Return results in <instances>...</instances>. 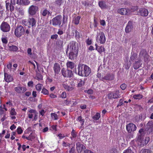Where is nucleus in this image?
Returning <instances> with one entry per match:
<instances>
[{
    "mask_svg": "<svg viewBox=\"0 0 153 153\" xmlns=\"http://www.w3.org/2000/svg\"><path fill=\"white\" fill-rule=\"evenodd\" d=\"M1 40L2 42L4 44H7V39L6 37H2Z\"/></svg>",
    "mask_w": 153,
    "mask_h": 153,
    "instance_id": "48",
    "label": "nucleus"
},
{
    "mask_svg": "<svg viewBox=\"0 0 153 153\" xmlns=\"http://www.w3.org/2000/svg\"><path fill=\"white\" fill-rule=\"evenodd\" d=\"M84 81L82 80H80L78 83L77 86L78 87H81L84 85Z\"/></svg>",
    "mask_w": 153,
    "mask_h": 153,
    "instance_id": "39",
    "label": "nucleus"
},
{
    "mask_svg": "<svg viewBox=\"0 0 153 153\" xmlns=\"http://www.w3.org/2000/svg\"><path fill=\"white\" fill-rule=\"evenodd\" d=\"M119 91H116L114 92L113 93V98L116 99L119 97L120 95L119 94Z\"/></svg>",
    "mask_w": 153,
    "mask_h": 153,
    "instance_id": "31",
    "label": "nucleus"
},
{
    "mask_svg": "<svg viewBox=\"0 0 153 153\" xmlns=\"http://www.w3.org/2000/svg\"><path fill=\"white\" fill-rule=\"evenodd\" d=\"M133 27L132 25V22L131 21H129L125 28V31L127 33L130 32Z\"/></svg>",
    "mask_w": 153,
    "mask_h": 153,
    "instance_id": "15",
    "label": "nucleus"
},
{
    "mask_svg": "<svg viewBox=\"0 0 153 153\" xmlns=\"http://www.w3.org/2000/svg\"><path fill=\"white\" fill-rule=\"evenodd\" d=\"M53 69L55 74H58L60 70L59 64L57 63H55L54 65Z\"/></svg>",
    "mask_w": 153,
    "mask_h": 153,
    "instance_id": "16",
    "label": "nucleus"
},
{
    "mask_svg": "<svg viewBox=\"0 0 153 153\" xmlns=\"http://www.w3.org/2000/svg\"><path fill=\"white\" fill-rule=\"evenodd\" d=\"M138 13L139 14L143 16H146L148 14V10L145 8H141L139 10Z\"/></svg>",
    "mask_w": 153,
    "mask_h": 153,
    "instance_id": "13",
    "label": "nucleus"
},
{
    "mask_svg": "<svg viewBox=\"0 0 153 153\" xmlns=\"http://www.w3.org/2000/svg\"><path fill=\"white\" fill-rule=\"evenodd\" d=\"M0 28L3 32H7L10 30V27L8 23L3 22L0 26Z\"/></svg>",
    "mask_w": 153,
    "mask_h": 153,
    "instance_id": "9",
    "label": "nucleus"
},
{
    "mask_svg": "<svg viewBox=\"0 0 153 153\" xmlns=\"http://www.w3.org/2000/svg\"><path fill=\"white\" fill-rule=\"evenodd\" d=\"M27 114L29 118H33V121H36L37 119L38 113L35 109L28 110Z\"/></svg>",
    "mask_w": 153,
    "mask_h": 153,
    "instance_id": "5",
    "label": "nucleus"
},
{
    "mask_svg": "<svg viewBox=\"0 0 153 153\" xmlns=\"http://www.w3.org/2000/svg\"><path fill=\"white\" fill-rule=\"evenodd\" d=\"M150 140V138L148 137H145V139L144 140H139V142H140V145L141 146H143L145 145H146L147 144Z\"/></svg>",
    "mask_w": 153,
    "mask_h": 153,
    "instance_id": "19",
    "label": "nucleus"
},
{
    "mask_svg": "<svg viewBox=\"0 0 153 153\" xmlns=\"http://www.w3.org/2000/svg\"><path fill=\"white\" fill-rule=\"evenodd\" d=\"M127 131L129 132L135 131L137 128L136 126L133 123H130L126 125V126Z\"/></svg>",
    "mask_w": 153,
    "mask_h": 153,
    "instance_id": "12",
    "label": "nucleus"
},
{
    "mask_svg": "<svg viewBox=\"0 0 153 153\" xmlns=\"http://www.w3.org/2000/svg\"><path fill=\"white\" fill-rule=\"evenodd\" d=\"M96 38L97 42L100 44H104L106 42V37L104 33L102 32H97Z\"/></svg>",
    "mask_w": 153,
    "mask_h": 153,
    "instance_id": "4",
    "label": "nucleus"
},
{
    "mask_svg": "<svg viewBox=\"0 0 153 153\" xmlns=\"http://www.w3.org/2000/svg\"><path fill=\"white\" fill-rule=\"evenodd\" d=\"M99 5L100 7L102 9H104L107 7V5L103 1H100L99 2Z\"/></svg>",
    "mask_w": 153,
    "mask_h": 153,
    "instance_id": "26",
    "label": "nucleus"
},
{
    "mask_svg": "<svg viewBox=\"0 0 153 153\" xmlns=\"http://www.w3.org/2000/svg\"><path fill=\"white\" fill-rule=\"evenodd\" d=\"M143 97V96L140 94H135L133 96L134 98L136 100H140Z\"/></svg>",
    "mask_w": 153,
    "mask_h": 153,
    "instance_id": "32",
    "label": "nucleus"
},
{
    "mask_svg": "<svg viewBox=\"0 0 153 153\" xmlns=\"http://www.w3.org/2000/svg\"><path fill=\"white\" fill-rule=\"evenodd\" d=\"M35 78L36 79L38 80H41L42 79V76L41 74H37Z\"/></svg>",
    "mask_w": 153,
    "mask_h": 153,
    "instance_id": "41",
    "label": "nucleus"
},
{
    "mask_svg": "<svg viewBox=\"0 0 153 153\" xmlns=\"http://www.w3.org/2000/svg\"><path fill=\"white\" fill-rule=\"evenodd\" d=\"M36 23V22L35 19L32 17L29 18L28 20V22L26 24L25 21H23V23H25V24L26 25L28 26L29 27L34 26L35 25Z\"/></svg>",
    "mask_w": 153,
    "mask_h": 153,
    "instance_id": "11",
    "label": "nucleus"
},
{
    "mask_svg": "<svg viewBox=\"0 0 153 153\" xmlns=\"http://www.w3.org/2000/svg\"><path fill=\"white\" fill-rule=\"evenodd\" d=\"M123 153H133V152L131 149H128L125 150Z\"/></svg>",
    "mask_w": 153,
    "mask_h": 153,
    "instance_id": "50",
    "label": "nucleus"
},
{
    "mask_svg": "<svg viewBox=\"0 0 153 153\" xmlns=\"http://www.w3.org/2000/svg\"><path fill=\"white\" fill-rule=\"evenodd\" d=\"M100 117V114L98 113H97L93 117V118L94 120H97L99 119Z\"/></svg>",
    "mask_w": 153,
    "mask_h": 153,
    "instance_id": "34",
    "label": "nucleus"
},
{
    "mask_svg": "<svg viewBox=\"0 0 153 153\" xmlns=\"http://www.w3.org/2000/svg\"><path fill=\"white\" fill-rule=\"evenodd\" d=\"M35 138V135L33 133L30 134L28 137H26V139L28 140H32Z\"/></svg>",
    "mask_w": 153,
    "mask_h": 153,
    "instance_id": "30",
    "label": "nucleus"
},
{
    "mask_svg": "<svg viewBox=\"0 0 153 153\" xmlns=\"http://www.w3.org/2000/svg\"><path fill=\"white\" fill-rule=\"evenodd\" d=\"M19 5H27L30 3L28 0H18Z\"/></svg>",
    "mask_w": 153,
    "mask_h": 153,
    "instance_id": "22",
    "label": "nucleus"
},
{
    "mask_svg": "<svg viewBox=\"0 0 153 153\" xmlns=\"http://www.w3.org/2000/svg\"><path fill=\"white\" fill-rule=\"evenodd\" d=\"M58 37V36L56 34L53 35H52L51 36V39H56Z\"/></svg>",
    "mask_w": 153,
    "mask_h": 153,
    "instance_id": "55",
    "label": "nucleus"
},
{
    "mask_svg": "<svg viewBox=\"0 0 153 153\" xmlns=\"http://www.w3.org/2000/svg\"><path fill=\"white\" fill-rule=\"evenodd\" d=\"M68 87L67 90L68 91H71L74 88V87L72 86H68Z\"/></svg>",
    "mask_w": 153,
    "mask_h": 153,
    "instance_id": "61",
    "label": "nucleus"
},
{
    "mask_svg": "<svg viewBox=\"0 0 153 153\" xmlns=\"http://www.w3.org/2000/svg\"><path fill=\"white\" fill-rule=\"evenodd\" d=\"M38 7L34 5L30 6L28 9V13L31 16L34 15L38 10Z\"/></svg>",
    "mask_w": 153,
    "mask_h": 153,
    "instance_id": "8",
    "label": "nucleus"
},
{
    "mask_svg": "<svg viewBox=\"0 0 153 153\" xmlns=\"http://www.w3.org/2000/svg\"><path fill=\"white\" fill-rule=\"evenodd\" d=\"M100 23L101 25L102 26H105V22L104 20H101L100 21Z\"/></svg>",
    "mask_w": 153,
    "mask_h": 153,
    "instance_id": "60",
    "label": "nucleus"
},
{
    "mask_svg": "<svg viewBox=\"0 0 153 153\" xmlns=\"http://www.w3.org/2000/svg\"><path fill=\"white\" fill-rule=\"evenodd\" d=\"M41 13L43 16H46L47 15L49 16L50 14V12L47 10L44 9L41 11Z\"/></svg>",
    "mask_w": 153,
    "mask_h": 153,
    "instance_id": "27",
    "label": "nucleus"
},
{
    "mask_svg": "<svg viewBox=\"0 0 153 153\" xmlns=\"http://www.w3.org/2000/svg\"><path fill=\"white\" fill-rule=\"evenodd\" d=\"M66 65L67 68L72 69L74 68L75 67L74 64L72 62L69 61L66 63Z\"/></svg>",
    "mask_w": 153,
    "mask_h": 153,
    "instance_id": "25",
    "label": "nucleus"
},
{
    "mask_svg": "<svg viewBox=\"0 0 153 153\" xmlns=\"http://www.w3.org/2000/svg\"><path fill=\"white\" fill-rule=\"evenodd\" d=\"M110 152L111 153H118L119 152L117 149L115 147L112 148Z\"/></svg>",
    "mask_w": 153,
    "mask_h": 153,
    "instance_id": "37",
    "label": "nucleus"
},
{
    "mask_svg": "<svg viewBox=\"0 0 153 153\" xmlns=\"http://www.w3.org/2000/svg\"><path fill=\"white\" fill-rule=\"evenodd\" d=\"M29 87H32L33 86V81H29L27 83Z\"/></svg>",
    "mask_w": 153,
    "mask_h": 153,
    "instance_id": "56",
    "label": "nucleus"
},
{
    "mask_svg": "<svg viewBox=\"0 0 153 153\" xmlns=\"http://www.w3.org/2000/svg\"><path fill=\"white\" fill-rule=\"evenodd\" d=\"M140 153H151V151L149 149H143L141 151Z\"/></svg>",
    "mask_w": 153,
    "mask_h": 153,
    "instance_id": "38",
    "label": "nucleus"
},
{
    "mask_svg": "<svg viewBox=\"0 0 153 153\" xmlns=\"http://www.w3.org/2000/svg\"><path fill=\"white\" fill-rule=\"evenodd\" d=\"M66 72L67 74V75H64L65 77H71L72 75V73L71 71L68 70Z\"/></svg>",
    "mask_w": 153,
    "mask_h": 153,
    "instance_id": "33",
    "label": "nucleus"
},
{
    "mask_svg": "<svg viewBox=\"0 0 153 153\" xmlns=\"http://www.w3.org/2000/svg\"><path fill=\"white\" fill-rule=\"evenodd\" d=\"M74 33H75V36L76 37L79 38L80 37L79 33L76 30H75L74 31Z\"/></svg>",
    "mask_w": 153,
    "mask_h": 153,
    "instance_id": "53",
    "label": "nucleus"
},
{
    "mask_svg": "<svg viewBox=\"0 0 153 153\" xmlns=\"http://www.w3.org/2000/svg\"><path fill=\"white\" fill-rule=\"evenodd\" d=\"M62 145L63 146L66 147L67 146H69L70 144L67 142H66L64 141L62 142Z\"/></svg>",
    "mask_w": 153,
    "mask_h": 153,
    "instance_id": "52",
    "label": "nucleus"
},
{
    "mask_svg": "<svg viewBox=\"0 0 153 153\" xmlns=\"http://www.w3.org/2000/svg\"><path fill=\"white\" fill-rule=\"evenodd\" d=\"M71 135L73 137H75L76 136V134L74 132V130H72V131L71 132Z\"/></svg>",
    "mask_w": 153,
    "mask_h": 153,
    "instance_id": "57",
    "label": "nucleus"
},
{
    "mask_svg": "<svg viewBox=\"0 0 153 153\" xmlns=\"http://www.w3.org/2000/svg\"><path fill=\"white\" fill-rule=\"evenodd\" d=\"M42 93L45 95H47L48 94V91L45 88H43L42 89Z\"/></svg>",
    "mask_w": 153,
    "mask_h": 153,
    "instance_id": "42",
    "label": "nucleus"
},
{
    "mask_svg": "<svg viewBox=\"0 0 153 153\" xmlns=\"http://www.w3.org/2000/svg\"><path fill=\"white\" fill-rule=\"evenodd\" d=\"M17 131L18 134H21L23 132L22 130V129L21 127L20 126L18 127V128H17Z\"/></svg>",
    "mask_w": 153,
    "mask_h": 153,
    "instance_id": "44",
    "label": "nucleus"
},
{
    "mask_svg": "<svg viewBox=\"0 0 153 153\" xmlns=\"http://www.w3.org/2000/svg\"><path fill=\"white\" fill-rule=\"evenodd\" d=\"M12 4H11L10 5L9 10H10L11 11H12L14 10V6L12 5Z\"/></svg>",
    "mask_w": 153,
    "mask_h": 153,
    "instance_id": "63",
    "label": "nucleus"
},
{
    "mask_svg": "<svg viewBox=\"0 0 153 153\" xmlns=\"http://www.w3.org/2000/svg\"><path fill=\"white\" fill-rule=\"evenodd\" d=\"M113 93H110L108 95V97L109 99L113 98Z\"/></svg>",
    "mask_w": 153,
    "mask_h": 153,
    "instance_id": "64",
    "label": "nucleus"
},
{
    "mask_svg": "<svg viewBox=\"0 0 153 153\" xmlns=\"http://www.w3.org/2000/svg\"><path fill=\"white\" fill-rule=\"evenodd\" d=\"M5 105H3V107L1 106H0V114H1L3 113L4 111H7V109L5 108Z\"/></svg>",
    "mask_w": 153,
    "mask_h": 153,
    "instance_id": "35",
    "label": "nucleus"
},
{
    "mask_svg": "<svg viewBox=\"0 0 153 153\" xmlns=\"http://www.w3.org/2000/svg\"><path fill=\"white\" fill-rule=\"evenodd\" d=\"M10 114L12 115H15L16 114V113L14 108H12L11 109Z\"/></svg>",
    "mask_w": 153,
    "mask_h": 153,
    "instance_id": "43",
    "label": "nucleus"
},
{
    "mask_svg": "<svg viewBox=\"0 0 153 153\" xmlns=\"http://www.w3.org/2000/svg\"><path fill=\"white\" fill-rule=\"evenodd\" d=\"M15 90L17 92L20 93L25 92L26 90V89L24 87L19 86L15 88Z\"/></svg>",
    "mask_w": 153,
    "mask_h": 153,
    "instance_id": "17",
    "label": "nucleus"
},
{
    "mask_svg": "<svg viewBox=\"0 0 153 153\" xmlns=\"http://www.w3.org/2000/svg\"><path fill=\"white\" fill-rule=\"evenodd\" d=\"M62 20V16H57L52 19L51 23L53 26L60 25Z\"/></svg>",
    "mask_w": 153,
    "mask_h": 153,
    "instance_id": "6",
    "label": "nucleus"
},
{
    "mask_svg": "<svg viewBox=\"0 0 153 153\" xmlns=\"http://www.w3.org/2000/svg\"><path fill=\"white\" fill-rule=\"evenodd\" d=\"M67 19L68 18L64 16L63 18V21H62V24H65L67 23Z\"/></svg>",
    "mask_w": 153,
    "mask_h": 153,
    "instance_id": "47",
    "label": "nucleus"
},
{
    "mask_svg": "<svg viewBox=\"0 0 153 153\" xmlns=\"http://www.w3.org/2000/svg\"><path fill=\"white\" fill-rule=\"evenodd\" d=\"M95 45L96 46V50L100 54L105 51V49L103 47L98 46L97 44H95Z\"/></svg>",
    "mask_w": 153,
    "mask_h": 153,
    "instance_id": "20",
    "label": "nucleus"
},
{
    "mask_svg": "<svg viewBox=\"0 0 153 153\" xmlns=\"http://www.w3.org/2000/svg\"><path fill=\"white\" fill-rule=\"evenodd\" d=\"M92 43V41L91 39H88L86 40V43L88 45H90Z\"/></svg>",
    "mask_w": 153,
    "mask_h": 153,
    "instance_id": "58",
    "label": "nucleus"
},
{
    "mask_svg": "<svg viewBox=\"0 0 153 153\" xmlns=\"http://www.w3.org/2000/svg\"><path fill=\"white\" fill-rule=\"evenodd\" d=\"M4 79L7 82H10L12 81L13 80V78L10 75L8 74L7 73H4Z\"/></svg>",
    "mask_w": 153,
    "mask_h": 153,
    "instance_id": "18",
    "label": "nucleus"
},
{
    "mask_svg": "<svg viewBox=\"0 0 153 153\" xmlns=\"http://www.w3.org/2000/svg\"><path fill=\"white\" fill-rule=\"evenodd\" d=\"M78 75L87 76L91 73V68L87 65L84 64H79L78 66Z\"/></svg>",
    "mask_w": 153,
    "mask_h": 153,
    "instance_id": "2",
    "label": "nucleus"
},
{
    "mask_svg": "<svg viewBox=\"0 0 153 153\" xmlns=\"http://www.w3.org/2000/svg\"><path fill=\"white\" fill-rule=\"evenodd\" d=\"M58 136L59 137L60 139H62L65 137V136L63 134H58Z\"/></svg>",
    "mask_w": 153,
    "mask_h": 153,
    "instance_id": "59",
    "label": "nucleus"
},
{
    "mask_svg": "<svg viewBox=\"0 0 153 153\" xmlns=\"http://www.w3.org/2000/svg\"><path fill=\"white\" fill-rule=\"evenodd\" d=\"M79 48L78 43L75 41L71 42L68 46L67 53H69V58L74 59L77 56Z\"/></svg>",
    "mask_w": 153,
    "mask_h": 153,
    "instance_id": "1",
    "label": "nucleus"
},
{
    "mask_svg": "<svg viewBox=\"0 0 153 153\" xmlns=\"http://www.w3.org/2000/svg\"><path fill=\"white\" fill-rule=\"evenodd\" d=\"M60 97L62 98H65L66 97V94L65 92H63L60 95Z\"/></svg>",
    "mask_w": 153,
    "mask_h": 153,
    "instance_id": "51",
    "label": "nucleus"
},
{
    "mask_svg": "<svg viewBox=\"0 0 153 153\" xmlns=\"http://www.w3.org/2000/svg\"><path fill=\"white\" fill-rule=\"evenodd\" d=\"M49 96L51 98H55L57 97V96L56 95L53 94H51Z\"/></svg>",
    "mask_w": 153,
    "mask_h": 153,
    "instance_id": "62",
    "label": "nucleus"
},
{
    "mask_svg": "<svg viewBox=\"0 0 153 153\" xmlns=\"http://www.w3.org/2000/svg\"><path fill=\"white\" fill-rule=\"evenodd\" d=\"M8 49L10 51H16L18 50V48L15 45H8Z\"/></svg>",
    "mask_w": 153,
    "mask_h": 153,
    "instance_id": "28",
    "label": "nucleus"
},
{
    "mask_svg": "<svg viewBox=\"0 0 153 153\" xmlns=\"http://www.w3.org/2000/svg\"><path fill=\"white\" fill-rule=\"evenodd\" d=\"M142 64V63L140 61L136 62L134 65V68L135 69H137L139 68Z\"/></svg>",
    "mask_w": 153,
    "mask_h": 153,
    "instance_id": "29",
    "label": "nucleus"
},
{
    "mask_svg": "<svg viewBox=\"0 0 153 153\" xmlns=\"http://www.w3.org/2000/svg\"><path fill=\"white\" fill-rule=\"evenodd\" d=\"M25 33V30L24 28L21 25L17 26L15 30V33L16 36L20 37Z\"/></svg>",
    "mask_w": 153,
    "mask_h": 153,
    "instance_id": "7",
    "label": "nucleus"
},
{
    "mask_svg": "<svg viewBox=\"0 0 153 153\" xmlns=\"http://www.w3.org/2000/svg\"><path fill=\"white\" fill-rule=\"evenodd\" d=\"M81 17L79 16H75L73 19V22L75 25H78L79 22V20L80 19Z\"/></svg>",
    "mask_w": 153,
    "mask_h": 153,
    "instance_id": "23",
    "label": "nucleus"
},
{
    "mask_svg": "<svg viewBox=\"0 0 153 153\" xmlns=\"http://www.w3.org/2000/svg\"><path fill=\"white\" fill-rule=\"evenodd\" d=\"M126 85L125 84H123L120 86V88L123 90H124L126 87Z\"/></svg>",
    "mask_w": 153,
    "mask_h": 153,
    "instance_id": "54",
    "label": "nucleus"
},
{
    "mask_svg": "<svg viewBox=\"0 0 153 153\" xmlns=\"http://www.w3.org/2000/svg\"><path fill=\"white\" fill-rule=\"evenodd\" d=\"M76 149L79 153H83L85 150V147L83 145L78 142L76 144Z\"/></svg>",
    "mask_w": 153,
    "mask_h": 153,
    "instance_id": "10",
    "label": "nucleus"
},
{
    "mask_svg": "<svg viewBox=\"0 0 153 153\" xmlns=\"http://www.w3.org/2000/svg\"><path fill=\"white\" fill-rule=\"evenodd\" d=\"M137 55L135 53H133L132 54L131 57L130 59L132 60H134L137 57Z\"/></svg>",
    "mask_w": 153,
    "mask_h": 153,
    "instance_id": "45",
    "label": "nucleus"
},
{
    "mask_svg": "<svg viewBox=\"0 0 153 153\" xmlns=\"http://www.w3.org/2000/svg\"><path fill=\"white\" fill-rule=\"evenodd\" d=\"M56 3L59 5H60L63 3V0H56Z\"/></svg>",
    "mask_w": 153,
    "mask_h": 153,
    "instance_id": "49",
    "label": "nucleus"
},
{
    "mask_svg": "<svg viewBox=\"0 0 153 153\" xmlns=\"http://www.w3.org/2000/svg\"><path fill=\"white\" fill-rule=\"evenodd\" d=\"M11 3L13 5L15 4H16L19 5L18 0H11Z\"/></svg>",
    "mask_w": 153,
    "mask_h": 153,
    "instance_id": "46",
    "label": "nucleus"
},
{
    "mask_svg": "<svg viewBox=\"0 0 153 153\" xmlns=\"http://www.w3.org/2000/svg\"><path fill=\"white\" fill-rule=\"evenodd\" d=\"M51 115L52 119L55 120L57 119L58 116L55 113H52L51 114Z\"/></svg>",
    "mask_w": 153,
    "mask_h": 153,
    "instance_id": "40",
    "label": "nucleus"
},
{
    "mask_svg": "<svg viewBox=\"0 0 153 153\" xmlns=\"http://www.w3.org/2000/svg\"><path fill=\"white\" fill-rule=\"evenodd\" d=\"M137 7H133L131 10L128 8H122L118 9L117 12L121 15H129L131 13L137 10Z\"/></svg>",
    "mask_w": 153,
    "mask_h": 153,
    "instance_id": "3",
    "label": "nucleus"
},
{
    "mask_svg": "<svg viewBox=\"0 0 153 153\" xmlns=\"http://www.w3.org/2000/svg\"><path fill=\"white\" fill-rule=\"evenodd\" d=\"M42 85L41 84H38L36 86V90L39 91H40L42 88Z\"/></svg>",
    "mask_w": 153,
    "mask_h": 153,
    "instance_id": "36",
    "label": "nucleus"
},
{
    "mask_svg": "<svg viewBox=\"0 0 153 153\" xmlns=\"http://www.w3.org/2000/svg\"><path fill=\"white\" fill-rule=\"evenodd\" d=\"M114 78V76L112 74H108L104 77L102 79H105L108 80H113Z\"/></svg>",
    "mask_w": 153,
    "mask_h": 153,
    "instance_id": "21",
    "label": "nucleus"
},
{
    "mask_svg": "<svg viewBox=\"0 0 153 153\" xmlns=\"http://www.w3.org/2000/svg\"><path fill=\"white\" fill-rule=\"evenodd\" d=\"M147 131L149 132H153V122H149L147 124Z\"/></svg>",
    "mask_w": 153,
    "mask_h": 153,
    "instance_id": "14",
    "label": "nucleus"
},
{
    "mask_svg": "<svg viewBox=\"0 0 153 153\" xmlns=\"http://www.w3.org/2000/svg\"><path fill=\"white\" fill-rule=\"evenodd\" d=\"M77 121L79 122L81 126L80 127V128H83L84 124V120L82 119L81 117H79L77 120Z\"/></svg>",
    "mask_w": 153,
    "mask_h": 153,
    "instance_id": "24",
    "label": "nucleus"
}]
</instances>
